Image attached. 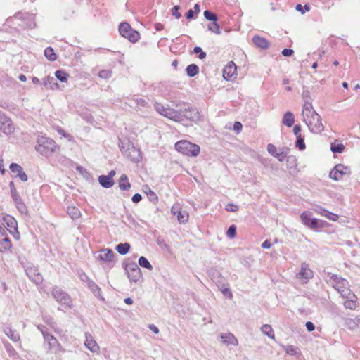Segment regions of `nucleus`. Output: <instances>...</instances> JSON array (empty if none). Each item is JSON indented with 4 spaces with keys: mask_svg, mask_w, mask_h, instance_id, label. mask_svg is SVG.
Segmentation results:
<instances>
[{
    "mask_svg": "<svg viewBox=\"0 0 360 360\" xmlns=\"http://www.w3.org/2000/svg\"><path fill=\"white\" fill-rule=\"evenodd\" d=\"M293 53H294L293 50L290 49H284L282 51V54L284 56H291L293 54Z\"/></svg>",
    "mask_w": 360,
    "mask_h": 360,
    "instance_id": "58",
    "label": "nucleus"
},
{
    "mask_svg": "<svg viewBox=\"0 0 360 360\" xmlns=\"http://www.w3.org/2000/svg\"><path fill=\"white\" fill-rule=\"evenodd\" d=\"M236 235V227L234 225H231L226 231V236L229 238H233Z\"/></svg>",
    "mask_w": 360,
    "mask_h": 360,
    "instance_id": "47",
    "label": "nucleus"
},
{
    "mask_svg": "<svg viewBox=\"0 0 360 360\" xmlns=\"http://www.w3.org/2000/svg\"><path fill=\"white\" fill-rule=\"evenodd\" d=\"M219 289L224 296L228 297L229 299L233 298V293L227 285H222L219 288Z\"/></svg>",
    "mask_w": 360,
    "mask_h": 360,
    "instance_id": "38",
    "label": "nucleus"
},
{
    "mask_svg": "<svg viewBox=\"0 0 360 360\" xmlns=\"http://www.w3.org/2000/svg\"><path fill=\"white\" fill-rule=\"evenodd\" d=\"M11 197L18 211L22 214H26L27 212V209L26 205L23 202L22 198H20V195L17 193L15 195H12Z\"/></svg>",
    "mask_w": 360,
    "mask_h": 360,
    "instance_id": "23",
    "label": "nucleus"
},
{
    "mask_svg": "<svg viewBox=\"0 0 360 360\" xmlns=\"http://www.w3.org/2000/svg\"><path fill=\"white\" fill-rule=\"evenodd\" d=\"M12 244L5 228L0 225V251L6 252L11 248Z\"/></svg>",
    "mask_w": 360,
    "mask_h": 360,
    "instance_id": "15",
    "label": "nucleus"
},
{
    "mask_svg": "<svg viewBox=\"0 0 360 360\" xmlns=\"http://www.w3.org/2000/svg\"><path fill=\"white\" fill-rule=\"evenodd\" d=\"M252 41L256 46L262 49H266L269 46V42L265 38L259 36H255L252 38Z\"/></svg>",
    "mask_w": 360,
    "mask_h": 360,
    "instance_id": "25",
    "label": "nucleus"
},
{
    "mask_svg": "<svg viewBox=\"0 0 360 360\" xmlns=\"http://www.w3.org/2000/svg\"><path fill=\"white\" fill-rule=\"evenodd\" d=\"M180 9L179 6H175L172 10V14L177 19L181 17V13L179 11Z\"/></svg>",
    "mask_w": 360,
    "mask_h": 360,
    "instance_id": "54",
    "label": "nucleus"
},
{
    "mask_svg": "<svg viewBox=\"0 0 360 360\" xmlns=\"http://www.w3.org/2000/svg\"><path fill=\"white\" fill-rule=\"evenodd\" d=\"M271 246V244L269 240H266L262 244V248L264 249H269Z\"/></svg>",
    "mask_w": 360,
    "mask_h": 360,
    "instance_id": "64",
    "label": "nucleus"
},
{
    "mask_svg": "<svg viewBox=\"0 0 360 360\" xmlns=\"http://www.w3.org/2000/svg\"><path fill=\"white\" fill-rule=\"evenodd\" d=\"M323 217L332 221H337L339 219V216L338 214L333 213L328 210L326 212Z\"/></svg>",
    "mask_w": 360,
    "mask_h": 360,
    "instance_id": "43",
    "label": "nucleus"
},
{
    "mask_svg": "<svg viewBox=\"0 0 360 360\" xmlns=\"http://www.w3.org/2000/svg\"><path fill=\"white\" fill-rule=\"evenodd\" d=\"M312 214L309 211L303 212L300 215L302 223L311 229H319L323 228L327 223L325 221L311 218Z\"/></svg>",
    "mask_w": 360,
    "mask_h": 360,
    "instance_id": "7",
    "label": "nucleus"
},
{
    "mask_svg": "<svg viewBox=\"0 0 360 360\" xmlns=\"http://www.w3.org/2000/svg\"><path fill=\"white\" fill-rule=\"evenodd\" d=\"M53 81V77H45L43 79L42 82L44 86H47L49 84H51V82Z\"/></svg>",
    "mask_w": 360,
    "mask_h": 360,
    "instance_id": "62",
    "label": "nucleus"
},
{
    "mask_svg": "<svg viewBox=\"0 0 360 360\" xmlns=\"http://www.w3.org/2000/svg\"><path fill=\"white\" fill-rule=\"evenodd\" d=\"M142 199V196L141 195H140L139 193H136L133 195L131 200L132 201L134 202V203H138Z\"/></svg>",
    "mask_w": 360,
    "mask_h": 360,
    "instance_id": "57",
    "label": "nucleus"
},
{
    "mask_svg": "<svg viewBox=\"0 0 360 360\" xmlns=\"http://www.w3.org/2000/svg\"><path fill=\"white\" fill-rule=\"evenodd\" d=\"M87 285H88V288L94 294L95 296H96L98 297H101L100 288L92 280H90V279L87 280Z\"/></svg>",
    "mask_w": 360,
    "mask_h": 360,
    "instance_id": "30",
    "label": "nucleus"
},
{
    "mask_svg": "<svg viewBox=\"0 0 360 360\" xmlns=\"http://www.w3.org/2000/svg\"><path fill=\"white\" fill-rule=\"evenodd\" d=\"M295 122V117L292 112H287L284 114L282 123L288 127H291Z\"/></svg>",
    "mask_w": 360,
    "mask_h": 360,
    "instance_id": "28",
    "label": "nucleus"
},
{
    "mask_svg": "<svg viewBox=\"0 0 360 360\" xmlns=\"http://www.w3.org/2000/svg\"><path fill=\"white\" fill-rule=\"evenodd\" d=\"M204 16L207 20H211L212 22L217 21V15L209 11H204Z\"/></svg>",
    "mask_w": 360,
    "mask_h": 360,
    "instance_id": "45",
    "label": "nucleus"
},
{
    "mask_svg": "<svg viewBox=\"0 0 360 360\" xmlns=\"http://www.w3.org/2000/svg\"><path fill=\"white\" fill-rule=\"evenodd\" d=\"M293 132L296 137H298L299 136H302L301 134V127L300 125H295L293 129Z\"/></svg>",
    "mask_w": 360,
    "mask_h": 360,
    "instance_id": "59",
    "label": "nucleus"
},
{
    "mask_svg": "<svg viewBox=\"0 0 360 360\" xmlns=\"http://www.w3.org/2000/svg\"><path fill=\"white\" fill-rule=\"evenodd\" d=\"M85 347L91 352L98 354L100 351V347L95 340L94 338L89 333H85Z\"/></svg>",
    "mask_w": 360,
    "mask_h": 360,
    "instance_id": "17",
    "label": "nucleus"
},
{
    "mask_svg": "<svg viewBox=\"0 0 360 360\" xmlns=\"http://www.w3.org/2000/svg\"><path fill=\"white\" fill-rule=\"evenodd\" d=\"M10 170L15 174V177L19 178L22 181H27V176L23 172L22 167L17 163H11L9 166Z\"/></svg>",
    "mask_w": 360,
    "mask_h": 360,
    "instance_id": "20",
    "label": "nucleus"
},
{
    "mask_svg": "<svg viewBox=\"0 0 360 360\" xmlns=\"http://www.w3.org/2000/svg\"><path fill=\"white\" fill-rule=\"evenodd\" d=\"M302 115L303 121L311 132L319 134L323 131L324 127L321 116L315 111L311 103H304Z\"/></svg>",
    "mask_w": 360,
    "mask_h": 360,
    "instance_id": "2",
    "label": "nucleus"
},
{
    "mask_svg": "<svg viewBox=\"0 0 360 360\" xmlns=\"http://www.w3.org/2000/svg\"><path fill=\"white\" fill-rule=\"evenodd\" d=\"M146 189L148 191H146V193L148 195V197L150 198V200L153 201V202H157V200H158V195H156V193L155 192H153V191H151L150 188H149L148 187L146 188Z\"/></svg>",
    "mask_w": 360,
    "mask_h": 360,
    "instance_id": "49",
    "label": "nucleus"
},
{
    "mask_svg": "<svg viewBox=\"0 0 360 360\" xmlns=\"http://www.w3.org/2000/svg\"><path fill=\"white\" fill-rule=\"evenodd\" d=\"M208 30L217 34L221 33L220 27L217 22H213L210 24L208 25Z\"/></svg>",
    "mask_w": 360,
    "mask_h": 360,
    "instance_id": "41",
    "label": "nucleus"
},
{
    "mask_svg": "<svg viewBox=\"0 0 360 360\" xmlns=\"http://www.w3.org/2000/svg\"><path fill=\"white\" fill-rule=\"evenodd\" d=\"M329 282L343 297L347 298L352 295L349 282L346 279L338 277L337 275H332Z\"/></svg>",
    "mask_w": 360,
    "mask_h": 360,
    "instance_id": "4",
    "label": "nucleus"
},
{
    "mask_svg": "<svg viewBox=\"0 0 360 360\" xmlns=\"http://www.w3.org/2000/svg\"><path fill=\"white\" fill-rule=\"evenodd\" d=\"M175 148L178 152L191 157L198 156L200 151V148L198 145L186 140H181L176 142Z\"/></svg>",
    "mask_w": 360,
    "mask_h": 360,
    "instance_id": "5",
    "label": "nucleus"
},
{
    "mask_svg": "<svg viewBox=\"0 0 360 360\" xmlns=\"http://www.w3.org/2000/svg\"><path fill=\"white\" fill-rule=\"evenodd\" d=\"M306 328H307V330L309 332H311L315 329V326H314V323L311 321H307L306 323Z\"/></svg>",
    "mask_w": 360,
    "mask_h": 360,
    "instance_id": "61",
    "label": "nucleus"
},
{
    "mask_svg": "<svg viewBox=\"0 0 360 360\" xmlns=\"http://www.w3.org/2000/svg\"><path fill=\"white\" fill-rule=\"evenodd\" d=\"M98 181L103 187L106 188H110L114 184L113 179H111L110 176L105 175L100 176Z\"/></svg>",
    "mask_w": 360,
    "mask_h": 360,
    "instance_id": "29",
    "label": "nucleus"
},
{
    "mask_svg": "<svg viewBox=\"0 0 360 360\" xmlns=\"http://www.w3.org/2000/svg\"><path fill=\"white\" fill-rule=\"evenodd\" d=\"M119 187L121 190H128L131 187V184L128 181V177L126 174H122L119 179Z\"/></svg>",
    "mask_w": 360,
    "mask_h": 360,
    "instance_id": "31",
    "label": "nucleus"
},
{
    "mask_svg": "<svg viewBox=\"0 0 360 360\" xmlns=\"http://www.w3.org/2000/svg\"><path fill=\"white\" fill-rule=\"evenodd\" d=\"M129 154L127 155L129 158L133 162H139L141 159L140 150L135 148L133 145H131L128 148Z\"/></svg>",
    "mask_w": 360,
    "mask_h": 360,
    "instance_id": "24",
    "label": "nucleus"
},
{
    "mask_svg": "<svg viewBox=\"0 0 360 360\" xmlns=\"http://www.w3.org/2000/svg\"><path fill=\"white\" fill-rule=\"evenodd\" d=\"M131 276H129V277L134 281H137L138 278L140 276L141 274V270L139 267L136 266L135 268H133L131 270Z\"/></svg>",
    "mask_w": 360,
    "mask_h": 360,
    "instance_id": "42",
    "label": "nucleus"
},
{
    "mask_svg": "<svg viewBox=\"0 0 360 360\" xmlns=\"http://www.w3.org/2000/svg\"><path fill=\"white\" fill-rule=\"evenodd\" d=\"M220 338L222 340V343L226 345L237 346L238 345L237 338L231 333H222L220 334Z\"/></svg>",
    "mask_w": 360,
    "mask_h": 360,
    "instance_id": "22",
    "label": "nucleus"
},
{
    "mask_svg": "<svg viewBox=\"0 0 360 360\" xmlns=\"http://www.w3.org/2000/svg\"><path fill=\"white\" fill-rule=\"evenodd\" d=\"M314 212L316 213H317L318 214L321 215V216H323L325 214L326 212L327 211V210L323 208L321 206H316L314 209Z\"/></svg>",
    "mask_w": 360,
    "mask_h": 360,
    "instance_id": "56",
    "label": "nucleus"
},
{
    "mask_svg": "<svg viewBox=\"0 0 360 360\" xmlns=\"http://www.w3.org/2000/svg\"><path fill=\"white\" fill-rule=\"evenodd\" d=\"M356 296L352 292V295L344 302L345 307L351 310L355 309L356 308Z\"/></svg>",
    "mask_w": 360,
    "mask_h": 360,
    "instance_id": "27",
    "label": "nucleus"
},
{
    "mask_svg": "<svg viewBox=\"0 0 360 360\" xmlns=\"http://www.w3.org/2000/svg\"><path fill=\"white\" fill-rule=\"evenodd\" d=\"M266 149L268 153L276 158L279 162H283L290 151V148L288 147L276 148V147L272 143H269Z\"/></svg>",
    "mask_w": 360,
    "mask_h": 360,
    "instance_id": "11",
    "label": "nucleus"
},
{
    "mask_svg": "<svg viewBox=\"0 0 360 360\" xmlns=\"http://www.w3.org/2000/svg\"><path fill=\"white\" fill-rule=\"evenodd\" d=\"M261 331L263 334L267 335L271 339L274 340L275 335L271 326L269 324H265L261 328Z\"/></svg>",
    "mask_w": 360,
    "mask_h": 360,
    "instance_id": "33",
    "label": "nucleus"
},
{
    "mask_svg": "<svg viewBox=\"0 0 360 360\" xmlns=\"http://www.w3.org/2000/svg\"><path fill=\"white\" fill-rule=\"evenodd\" d=\"M344 146L342 144L332 145L331 150L333 153H342L344 150Z\"/></svg>",
    "mask_w": 360,
    "mask_h": 360,
    "instance_id": "52",
    "label": "nucleus"
},
{
    "mask_svg": "<svg viewBox=\"0 0 360 360\" xmlns=\"http://www.w3.org/2000/svg\"><path fill=\"white\" fill-rule=\"evenodd\" d=\"M98 76L103 79H108L111 77V72L107 70H103L99 72Z\"/></svg>",
    "mask_w": 360,
    "mask_h": 360,
    "instance_id": "51",
    "label": "nucleus"
},
{
    "mask_svg": "<svg viewBox=\"0 0 360 360\" xmlns=\"http://www.w3.org/2000/svg\"><path fill=\"white\" fill-rule=\"evenodd\" d=\"M4 332L13 342H18L20 339L18 333L13 330L11 326L5 327Z\"/></svg>",
    "mask_w": 360,
    "mask_h": 360,
    "instance_id": "26",
    "label": "nucleus"
},
{
    "mask_svg": "<svg viewBox=\"0 0 360 360\" xmlns=\"http://www.w3.org/2000/svg\"><path fill=\"white\" fill-rule=\"evenodd\" d=\"M52 295L56 300L65 308H71L72 303L70 296L61 289L56 287L53 288Z\"/></svg>",
    "mask_w": 360,
    "mask_h": 360,
    "instance_id": "9",
    "label": "nucleus"
},
{
    "mask_svg": "<svg viewBox=\"0 0 360 360\" xmlns=\"http://www.w3.org/2000/svg\"><path fill=\"white\" fill-rule=\"evenodd\" d=\"M225 209L228 212H235L238 210V207L236 205L229 203L226 206Z\"/></svg>",
    "mask_w": 360,
    "mask_h": 360,
    "instance_id": "55",
    "label": "nucleus"
},
{
    "mask_svg": "<svg viewBox=\"0 0 360 360\" xmlns=\"http://www.w3.org/2000/svg\"><path fill=\"white\" fill-rule=\"evenodd\" d=\"M129 248L130 245L128 243H124L118 244L115 249L120 255H125L129 252Z\"/></svg>",
    "mask_w": 360,
    "mask_h": 360,
    "instance_id": "34",
    "label": "nucleus"
},
{
    "mask_svg": "<svg viewBox=\"0 0 360 360\" xmlns=\"http://www.w3.org/2000/svg\"><path fill=\"white\" fill-rule=\"evenodd\" d=\"M134 101L136 102L137 106L139 108H145V107H146V105L148 104L147 101L144 98H137L134 99Z\"/></svg>",
    "mask_w": 360,
    "mask_h": 360,
    "instance_id": "50",
    "label": "nucleus"
},
{
    "mask_svg": "<svg viewBox=\"0 0 360 360\" xmlns=\"http://www.w3.org/2000/svg\"><path fill=\"white\" fill-rule=\"evenodd\" d=\"M26 274L28 277L36 284L42 281V276L35 266H29L26 269Z\"/></svg>",
    "mask_w": 360,
    "mask_h": 360,
    "instance_id": "21",
    "label": "nucleus"
},
{
    "mask_svg": "<svg viewBox=\"0 0 360 360\" xmlns=\"http://www.w3.org/2000/svg\"><path fill=\"white\" fill-rule=\"evenodd\" d=\"M313 276V271L309 267V265L306 263H303L301 265L300 271L297 274L296 276L302 283H307Z\"/></svg>",
    "mask_w": 360,
    "mask_h": 360,
    "instance_id": "13",
    "label": "nucleus"
},
{
    "mask_svg": "<svg viewBox=\"0 0 360 360\" xmlns=\"http://www.w3.org/2000/svg\"><path fill=\"white\" fill-rule=\"evenodd\" d=\"M120 34L131 42H136L140 39L139 33L132 29L131 25L127 22H122L119 26Z\"/></svg>",
    "mask_w": 360,
    "mask_h": 360,
    "instance_id": "8",
    "label": "nucleus"
},
{
    "mask_svg": "<svg viewBox=\"0 0 360 360\" xmlns=\"http://www.w3.org/2000/svg\"><path fill=\"white\" fill-rule=\"evenodd\" d=\"M56 131L60 135L67 138L69 141H72V136L66 133L62 128L58 127Z\"/></svg>",
    "mask_w": 360,
    "mask_h": 360,
    "instance_id": "53",
    "label": "nucleus"
},
{
    "mask_svg": "<svg viewBox=\"0 0 360 360\" xmlns=\"http://www.w3.org/2000/svg\"><path fill=\"white\" fill-rule=\"evenodd\" d=\"M55 76L60 82H66L68 81L69 75L66 72L59 70L56 71Z\"/></svg>",
    "mask_w": 360,
    "mask_h": 360,
    "instance_id": "37",
    "label": "nucleus"
},
{
    "mask_svg": "<svg viewBox=\"0 0 360 360\" xmlns=\"http://www.w3.org/2000/svg\"><path fill=\"white\" fill-rule=\"evenodd\" d=\"M351 173V169L349 167L342 164H338L330 171L329 176L335 181H340L342 179L344 175H347Z\"/></svg>",
    "mask_w": 360,
    "mask_h": 360,
    "instance_id": "12",
    "label": "nucleus"
},
{
    "mask_svg": "<svg viewBox=\"0 0 360 360\" xmlns=\"http://www.w3.org/2000/svg\"><path fill=\"white\" fill-rule=\"evenodd\" d=\"M0 221L7 232L11 234L16 240L20 239V233L18 230V223L14 217L11 215L2 214L0 215Z\"/></svg>",
    "mask_w": 360,
    "mask_h": 360,
    "instance_id": "6",
    "label": "nucleus"
},
{
    "mask_svg": "<svg viewBox=\"0 0 360 360\" xmlns=\"http://www.w3.org/2000/svg\"><path fill=\"white\" fill-rule=\"evenodd\" d=\"M175 105L177 108L176 109L155 102L154 108L160 115L174 122H181L184 119L193 122H198L200 120V115L196 108H186V105H181V103Z\"/></svg>",
    "mask_w": 360,
    "mask_h": 360,
    "instance_id": "1",
    "label": "nucleus"
},
{
    "mask_svg": "<svg viewBox=\"0 0 360 360\" xmlns=\"http://www.w3.org/2000/svg\"><path fill=\"white\" fill-rule=\"evenodd\" d=\"M68 214L72 219H77L81 217V212L75 206H69L68 207Z\"/></svg>",
    "mask_w": 360,
    "mask_h": 360,
    "instance_id": "32",
    "label": "nucleus"
},
{
    "mask_svg": "<svg viewBox=\"0 0 360 360\" xmlns=\"http://www.w3.org/2000/svg\"><path fill=\"white\" fill-rule=\"evenodd\" d=\"M4 346L10 356H13L16 354L15 350L9 342H5Z\"/></svg>",
    "mask_w": 360,
    "mask_h": 360,
    "instance_id": "48",
    "label": "nucleus"
},
{
    "mask_svg": "<svg viewBox=\"0 0 360 360\" xmlns=\"http://www.w3.org/2000/svg\"><path fill=\"white\" fill-rule=\"evenodd\" d=\"M139 264L141 267L146 268L148 270L153 269L152 265L150 264L149 261L145 257H143V256L140 257V258L139 259Z\"/></svg>",
    "mask_w": 360,
    "mask_h": 360,
    "instance_id": "39",
    "label": "nucleus"
},
{
    "mask_svg": "<svg viewBox=\"0 0 360 360\" xmlns=\"http://www.w3.org/2000/svg\"><path fill=\"white\" fill-rule=\"evenodd\" d=\"M35 149L42 155L48 156L54 153L58 148L56 143L51 138L39 135Z\"/></svg>",
    "mask_w": 360,
    "mask_h": 360,
    "instance_id": "3",
    "label": "nucleus"
},
{
    "mask_svg": "<svg viewBox=\"0 0 360 360\" xmlns=\"http://www.w3.org/2000/svg\"><path fill=\"white\" fill-rule=\"evenodd\" d=\"M199 72V68L195 64H191L186 68V73L189 77H194Z\"/></svg>",
    "mask_w": 360,
    "mask_h": 360,
    "instance_id": "35",
    "label": "nucleus"
},
{
    "mask_svg": "<svg viewBox=\"0 0 360 360\" xmlns=\"http://www.w3.org/2000/svg\"><path fill=\"white\" fill-rule=\"evenodd\" d=\"M236 65L233 62H229L223 70V77L226 80L231 81L236 78Z\"/></svg>",
    "mask_w": 360,
    "mask_h": 360,
    "instance_id": "18",
    "label": "nucleus"
},
{
    "mask_svg": "<svg viewBox=\"0 0 360 360\" xmlns=\"http://www.w3.org/2000/svg\"><path fill=\"white\" fill-rule=\"evenodd\" d=\"M285 351L287 354L290 355H297L298 354V349L292 345L285 347Z\"/></svg>",
    "mask_w": 360,
    "mask_h": 360,
    "instance_id": "46",
    "label": "nucleus"
},
{
    "mask_svg": "<svg viewBox=\"0 0 360 360\" xmlns=\"http://www.w3.org/2000/svg\"><path fill=\"white\" fill-rule=\"evenodd\" d=\"M115 253L111 249L105 248L98 252V260L108 268H111L114 264Z\"/></svg>",
    "mask_w": 360,
    "mask_h": 360,
    "instance_id": "10",
    "label": "nucleus"
},
{
    "mask_svg": "<svg viewBox=\"0 0 360 360\" xmlns=\"http://www.w3.org/2000/svg\"><path fill=\"white\" fill-rule=\"evenodd\" d=\"M233 129L238 132L240 131L242 129V124L239 122H236L233 124Z\"/></svg>",
    "mask_w": 360,
    "mask_h": 360,
    "instance_id": "63",
    "label": "nucleus"
},
{
    "mask_svg": "<svg viewBox=\"0 0 360 360\" xmlns=\"http://www.w3.org/2000/svg\"><path fill=\"white\" fill-rule=\"evenodd\" d=\"M44 339L49 345L50 349H53L55 352H57L60 348V345L57 339L48 332H44Z\"/></svg>",
    "mask_w": 360,
    "mask_h": 360,
    "instance_id": "19",
    "label": "nucleus"
},
{
    "mask_svg": "<svg viewBox=\"0 0 360 360\" xmlns=\"http://www.w3.org/2000/svg\"><path fill=\"white\" fill-rule=\"evenodd\" d=\"M171 212L173 215L177 216V219L179 223H186L188 220V213L182 210L179 204H174L171 209Z\"/></svg>",
    "mask_w": 360,
    "mask_h": 360,
    "instance_id": "16",
    "label": "nucleus"
},
{
    "mask_svg": "<svg viewBox=\"0 0 360 360\" xmlns=\"http://www.w3.org/2000/svg\"><path fill=\"white\" fill-rule=\"evenodd\" d=\"M287 167L288 169L295 168L297 167V158L295 155H289L285 158Z\"/></svg>",
    "mask_w": 360,
    "mask_h": 360,
    "instance_id": "36",
    "label": "nucleus"
},
{
    "mask_svg": "<svg viewBox=\"0 0 360 360\" xmlns=\"http://www.w3.org/2000/svg\"><path fill=\"white\" fill-rule=\"evenodd\" d=\"M0 129L6 134H11L15 131L12 120L4 115H0Z\"/></svg>",
    "mask_w": 360,
    "mask_h": 360,
    "instance_id": "14",
    "label": "nucleus"
},
{
    "mask_svg": "<svg viewBox=\"0 0 360 360\" xmlns=\"http://www.w3.org/2000/svg\"><path fill=\"white\" fill-rule=\"evenodd\" d=\"M44 55L50 61H54L56 59L53 49L51 47H48L44 50Z\"/></svg>",
    "mask_w": 360,
    "mask_h": 360,
    "instance_id": "40",
    "label": "nucleus"
},
{
    "mask_svg": "<svg viewBox=\"0 0 360 360\" xmlns=\"http://www.w3.org/2000/svg\"><path fill=\"white\" fill-rule=\"evenodd\" d=\"M9 186H10V188H11V196L18 193L17 190H16V188H15V187L14 183L13 181H11L9 183Z\"/></svg>",
    "mask_w": 360,
    "mask_h": 360,
    "instance_id": "60",
    "label": "nucleus"
},
{
    "mask_svg": "<svg viewBox=\"0 0 360 360\" xmlns=\"http://www.w3.org/2000/svg\"><path fill=\"white\" fill-rule=\"evenodd\" d=\"M296 138H297V141H296V143H295L296 147H297L300 150H304L306 146H305L304 138L302 137V136H299L298 137H296Z\"/></svg>",
    "mask_w": 360,
    "mask_h": 360,
    "instance_id": "44",
    "label": "nucleus"
}]
</instances>
